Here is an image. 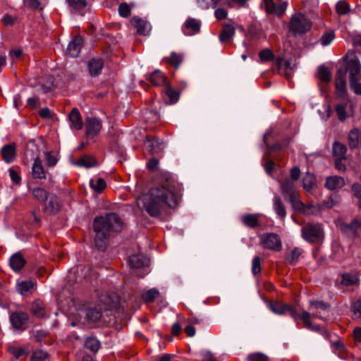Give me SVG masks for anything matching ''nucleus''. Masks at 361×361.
I'll use <instances>...</instances> for the list:
<instances>
[{
  "instance_id": "e2e57ef3",
  "label": "nucleus",
  "mask_w": 361,
  "mask_h": 361,
  "mask_svg": "<svg viewBox=\"0 0 361 361\" xmlns=\"http://www.w3.org/2000/svg\"><path fill=\"white\" fill-rule=\"evenodd\" d=\"M47 355V352L44 350H36L32 353L31 361H45Z\"/></svg>"
},
{
  "instance_id": "f257e3e1",
  "label": "nucleus",
  "mask_w": 361,
  "mask_h": 361,
  "mask_svg": "<svg viewBox=\"0 0 361 361\" xmlns=\"http://www.w3.org/2000/svg\"><path fill=\"white\" fill-rule=\"evenodd\" d=\"M179 197L174 185L166 183L152 188L147 194L137 200V205L145 209L151 216H159L166 207H175Z\"/></svg>"
},
{
  "instance_id": "f03ea898",
  "label": "nucleus",
  "mask_w": 361,
  "mask_h": 361,
  "mask_svg": "<svg viewBox=\"0 0 361 361\" xmlns=\"http://www.w3.org/2000/svg\"><path fill=\"white\" fill-rule=\"evenodd\" d=\"M119 227H121L120 219L115 213H109L104 216H98L94 219V244L99 250L102 251L106 248L110 232L117 230Z\"/></svg>"
},
{
  "instance_id": "864d4df0",
  "label": "nucleus",
  "mask_w": 361,
  "mask_h": 361,
  "mask_svg": "<svg viewBox=\"0 0 361 361\" xmlns=\"http://www.w3.org/2000/svg\"><path fill=\"white\" fill-rule=\"evenodd\" d=\"M134 6V4H128L126 2L121 3L118 6L119 15L124 18L129 16L130 14V10Z\"/></svg>"
},
{
  "instance_id": "052dcab7",
  "label": "nucleus",
  "mask_w": 361,
  "mask_h": 361,
  "mask_svg": "<svg viewBox=\"0 0 361 361\" xmlns=\"http://www.w3.org/2000/svg\"><path fill=\"white\" fill-rule=\"evenodd\" d=\"M44 156L47 161V165L49 167L55 166L58 162V158L56 155L50 152H45Z\"/></svg>"
},
{
  "instance_id": "4c0bfd02",
  "label": "nucleus",
  "mask_w": 361,
  "mask_h": 361,
  "mask_svg": "<svg viewBox=\"0 0 361 361\" xmlns=\"http://www.w3.org/2000/svg\"><path fill=\"white\" fill-rule=\"evenodd\" d=\"M30 191L32 192L34 197L40 202H44L50 194L46 190L39 187L30 189Z\"/></svg>"
},
{
  "instance_id": "ddd939ff",
  "label": "nucleus",
  "mask_w": 361,
  "mask_h": 361,
  "mask_svg": "<svg viewBox=\"0 0 361 361\" xmlns=\"http://www.w3.org/2000/svg\"><path fill=\"white\" fill-rule=\"evenodd\" d=\"M341 229L348 235L358 237L361 230V222L358 219H353L350 224L342 225Z\"/></svg>"
},
{
  "instance_id": "37998d69",
  "label": "nucleus",
  "mask_w": 361,
  "mask_h": 361,
  "mask_svg": "<svg viewBox=\"0 0 361 361\" xmlns=\"http://www.w3.org/2000/svg\"><path fill=\"white\" fill-rule=\"evenodd\" d=\"M31 311L37 317H43L45 315L44 305L40 301H35L32 304Z\"/></svg>"
},
{
  "instance_id": "dca6fc26",
  "label": "nucleus",
  "mask_w": 361,
  "mask_h": 361,
  "mask_svg": "<svg viewBox=\"0 0 361 361\" xmlns=\"http://www.w3.org/2000/svg\"><path fill=\"white\" fill-rule=\"evenodd\" d=\"M345 185V180L338 176H333L326 178L325 187L329 190L341 189Z\"/></svg>"
},
{
  "instance_id": "2f4dec72",
  "label": "nucleus",
  "mask_w": 361,
  "mask_h": 361,
  "mask_svg": "<svg viewBox=\"0 0 361 361\" xmlns=\"http://www.w3.org/2000/svg\"><path fill=\"white\" fill-rule=\"evenodd\" d=\"M259 214H246L242 216L241 219L243 224L250 228H256L259 226Z\"/></svg>"
},
{
  "instance_id": "473e14b6",
  "label": "nucleus",
  "mask_w": 361,
  "mask_h": 361,
  "mask_svg": "<svg viewBox=\"0 0 361 361\" xmlns=\"http://www.w3.org/2000/svg\"><path fill=\"white\" fill-rule=\"evenodd\" d=\"M291 203L293 209L299 213H302L305 204L300 200L298 193L291 195V197L287 198Z\"/></svg>"
},
{
  "instance_id": "a19ab883",
  "label": "nucleus",
  "mask_w": 361,
  "mask_h": 361,
  "mask_svg": "<svg viewBox=\"0 0 361 361\" xmlns=\"http://www.w3.org/2000/svg\"><path fill=\"white\" fill-rule=\"evenodd\" d=\"M159 291L158 289L153 288L147 290L142 296L145 302H152L156 298L159 296Z\"/></svg>"
},
{
  "instance_id": "9b49d317",
  "label": "nucleus",
  "mask_w": 361,
  "mask_h": 361,
  "mask_svg": "<svg viewBox=\"0 0 361 361\" xmlns=\"http://www.w3.org/2000/svg\"><path fill=\"white\" fill-rule=\"evenodd\" d=\"M129 266L133 269L145 268L149 264V259L143 255H134L128 260Z\"/></svg>"
},
{
  "instance_id": "423d86ee",
  "label": "nucleus",
  "mask_w": 361,
  "mask_h": 361,
  "mask_svg": "<svg viewBox=\"0 0 361 361\" xmlns=\"http://www.w3.org/2000/svg\"><path fill=\"white\" fill-rule=\"evenodd\" d=\"M62 207L61 199L54 194L50 193L45 200L44 212L47 214L53 215L57 214Z\"/></svg>"
},
{
  "instance_id": "2eb2a0df",
  "label": "nucleus",
  "mask_w": 361,
  "mask_h": 361,
  "mask_svg": "<svg viewBox=\"0 0 361 361\" xmlns=\"http://www.w3.org/2000/svg\"><path fill=\"white\" fill-rule=\"evenodd\" d=\"M12 326L17 329H20L28 320V315L23 312H13L10 316Z\"/></svg>"
},
{
  "instance_id": "6ab92c4d",
  "label": "nucleus",
  "mask_w": 361,
  "mask_h": 361,
  "mask_svg": "<svg viewBox=\"0 0 361 361\" xmlns=\"http://www.w3.org/2000/svg\"><path fill=\"white\" fill-rule=\"evenodd\" d=\"M212 2L213 8L218 4L228 8H241L245 6L247 0H210Z\"/></svg>"
},
{
  "instance_id": "774afa93",
  "label": "nucleus",
  "mask_w": 361,
  "mask_h": 361,
  "mask_svg": "<svg viewBox=\"0 0 361 361\" xmlns=\"http://www.w3.org/2000/svg\"><path fill=\"white\" fill-rule=\"evenodd\" d=\"M302 251L300 248L295 247L294 248L290 255V262L291 264H295L300 257Z\"/></svg>"
},
{
  "instance_id": "69168bd1",
  "label": "nucleus",
  "mask_w": 361,
  "mask_h": 361,
  "mask_svg": "<svg viewBox=\"0 0 361 361\" xmlns=\"http://www.w3.org/2000/svg\"><path fill=\"white\" fill-rule=\"evenodd\" d=\"M165 93L168 96L169 101L171 104L176 103L178 101V94L171 87H167L166 88Z\"/></svg>"
},
{
  "instance_id": "0e129e2a",
  "label": "nucleus",
  "mask_w": 361,
  "mask_h": 361,
  "mask_svg": "<svg viewBox=\"0 0 361 361\" xmlns=\"http://www.w3.org/2000/svg\"><path fill=\"white\" fill-rule=\"evenodd\" d=\"M214 16L217 20H226L228 16V11L224 8L219 7L214 11Z\"/></svg>"
},
{
  "instance_id": "de8ad7c7",
  "label": "nucleus",
  "mask_w": 361,
  "mask_h": 361,
  "mask_svg": "<svg viewBox=\"0 0 361 361\" xmlns=\"http://www.w3.org/2000/svg\"><path fill=\"white\" fill-rule=\"evenodd\" d=\"M322 212V207L318 204H308L305 205L304 210L302 214L305 215H314L317 216L319 214Z\"/></svg>"
},
{
  "instance_id": "f8f14e48",
  "label": "nucleus",
  "mask_w": 361,
  "mask_h": 361,
  "mask_svg": "<svg viewBox=\"0 0 361 361\" xmlns=\"http://www.w3.org/2000/svg\"><path fill=\"white\" fill-rule=\"evenodd\" d=\"M83 40L80 36L75 37L68 45L66 53L71 57L79 56L82 46Z\"/></svg>"
},
{
  "instance_id": "58836bf2",
  "label": "nucleus",
  "mask_w": 361,
  "mask_h": 361,
  "mask_svg": "<svg viewBox=\"0 0 361 361\" xmlns=\"http://www.w3.org/2000/svg\"><path fill=\"white\" fill-rule=\"evenodd\" d=\"M96 164L97 161L94 159L87 155L81 157L75 162V165L85 168L93 167L96 166Z\"/></svg>"
},
{
  "instance_id": "c85d7f7f",
  "label": "nucleus",
  "mask_w": 361,
  "mask_h": 361,
  "mask_svg": "<svg viewBox=\"0 0 361 361\" xmlns=\"http://www.w3.org/2000/svg\"><path fill=\"white\" fill-rule=\"evenodd\" d=\"M336 88L337 96L345 99L346 97V82L344 75L337 76L336 79Z\"/></svg>"
},
{
  "instance_id": "6e6d98bb",
  "label": "nucleus",
  "mask_w": 361,
  "mask_h": 361,
  "mask_svg": "<svg viewBox=\"0 0 361 361\" xmlns=\"http://www.w3.org/2000/svg\"><path fill=\"white\" fill-rule=\"evenodd\" d=\"M8 172L12 182L16 184H20L21 182L20 169L18 167H11L9 169Z\"/></svg>"
},
{
  "instance_id": "ea45409f",
  "label": "nucleus",
  "mask_w": 361,
  "mask_h": 361,
  "mask_svg": "<svg viewBox=\"0 0 361 361\" xmlns=\"http://www.w3.org/2000/svg\"><path fill=\"white\" fill-rule=\"evenodd\" d=\"M182 30L185 35L191 36L195 35L200 30V24H183Z\"/></svg>"
},
{
  "instance_id": "bf43d9fd",
  "label": "nucleus",
  "mask_w": 361,
  "mask_h": 361,
  "mask_svg": "<svg viewBox=\"0 0 361 361\" xmlns=\"http://www.w3.org/2000/svg\"><path fill=\"white\" fill-rule=\"evenodd\" d=\"M262 271L261 259L255 256L252 262V272L254 275L259 274Z\"/></svg>"
},
{
  "instance_id": "b1692460",
  "label": "nucleus",
  "mask_w": 361,
  "mask_h": 361,
  "mask_svg": "<svg viewBox=\"0 0 361 361\" xmlns=\"http://www.w3.org/2000/svg\"><path fill=\"white\" fill-rule=\"evenodd\" d=\"M104 66V62L101 59H92L88 63V69L92 76H97L100 74Z\"/></svg>"
},
{
  "instance_id": "a878e982",
  "label": "nucleus",
  "mask_w": 361,
  "mask_h": 361,
  "mask_svg": "<svg viewBox=\"0 0 361 361\" xmlns=\"http://www.w3.org/2000/svg\"><path fill=\"white\" fill-rule=\"evenodd\" d=\"M35 283L31 281H22L16 283V290L22 295H27L35 287Z\"/></svg>"
},
{
  "instance_id": "5fc2aeb1",
  "label": "nucleus",
  "mask_w": 361,
  "mask_h": 361,
  "mask_svg": "<svg viewBox=\"0 0 361 361\" xmlns=\"http://www.w3.org/2000/svg\"><path fill=\"white\" fill-rule=\"evenodd\" d=\"M335 39V32L334 30L326 32L320 38L321 44L323 46H328Z\"/></svg>"
},
{
  "instance_id": "39448f33",
  "label": "nucleus",
  "mask_w": 361,
  "mask_h": 361,
  "mask_svg": "<svg viewBox=\"0 0 361 361\" xmlns=\"http://www.w3.org/2000/svg\"><path fill=\"white\" fill-rule=\"evenodd\" d=\"M102 121L95 117L87 116L85 118L86 136L89 138L95 137L102 130Z\"/></svg>"
},
{
  "instance_id": "4be33fe9",
  "label": "nucleus",
  "mask_w": 361,
  "mask_h": 361,
  "mask_svg": "<svg viewBox=\"0 0 361 361\" xmlns=\"http://www.w3.org/2000/svg\"><path fill=\"white\" fill-rule=\"evenodd\" d=\"M1 154L4 161L11 163L16 158V145L15 144H9L5 145L1 149Z\"/></svg>"
},
{
  "instance_id": "412c9836",
  "label": "nucleus",
  "mask_w": 361,
  "mask_h": 361,
  "mask_svg": "<svg viewBox=\"0 0 361 361\" xmlns=\"http://www.w3.org/2000/svg\"><path fill=\"white\" fill-rule=\"evenodd\" d=\"M68 120L71 123V128L75 130H80L83 126L82 116L76 108H73L68 115Z\"/></svg>"
},
{
  "instance_id": "13d9d810",
  "label": "nucleus",
  "mask_w": 361,
  "mask_h": 361,
  "mask_svg": "<svg viewBox=\"0 0 361 361\" xmlns=\"http://www.w3.org/2000/svg\"><path fill=\"white\" fill-rule=\"evenodd\" d=\"M259 57L262 62L270 61L274 59V54L269 49H265L259 53Z\"/></svg>"
},
{
  "instance_id": "e433bc0d",
  "label": "nucleus",
  "mask_w": 361,
  "mask_h": 361,
  "mask_svg": "<svg viewBox=\"0 0 361 361\" xmlns=\"http://www.w3.org/2000/svg\"><path fill=\"white\" fill-rule=\"evenodd\" d=\"M347 148L345 145L339 142H334L333 144V154L334 157L341 159H345Z\"/></svg>"
},
{
  "instance_id": "6e6552de",
  "label": "nucleus",
  "mask_w": 361,
  "mask_h": 361,
  "mask_svg": "<svg viewBox=\"0 0 361 361\" xmlns=\"http://www.w3.org/2000/svg\"><path fill=\"white\" fill-rule=\"evenodd\" d=\"M335 110L337 114L338 120L341 122L345 121L348 118L351 117L353 115V105L350 104L348 102H344L343 104H338L336 106Z\"/></svg>"
},
{
  "instance_id": "8fccbe9b",
  "label": "nucleus",
  "mask_w": 361,
  "mask_h": 361,
  "mask_svg": "<svg viewBox=\"0 0 361 361\" xmlns=\"http://www.w3.org/2000/svg\"><path fill=\"white\" fill-rule=\"evenodd\" d=\"M165 60H166L170 64L175 66L176 68H178L182 63L183 56L180 54L172 52L171 56L168 58H166Z\"/></svg>"
},
{
  "instance_id": "a211bd4d",
  "label": "nucleus",
  "mask_w": 361,
  "mask_h": 361,
  "mask_svg": "<svg viewBox=\"0 0 361 361\" xmlns=\"http://www.w3.org/2000/svg\"><path fill=\"white\" fill-rule=\"evenodd\" d=\"M26 261L20 252H16L11 255L9 264L11 269L18 272L25 266Z\"/></svg>"
},
{
  "instance_id": "5701e85b",
  "label": "nucleus",
  "mask_w": 361,
  "mask_h": 361,
  "mask_svg": "<svg viewBox=\"0 0 361 361\" xmlns=\"http://www.w3.org/2000/svg\"><path fill=\"white\" fill-rule=\"evenodd\" d=\"M358 282V275L356 271L345 273L341 276V284L344 286L348 287L353 286H357Z\"/></svg>"
},
{
  "instance_id": "f704fd0d",
  "label": "nucleus",
  "mask_w": 361,
  "mask_h": 361,
  "mask_svg": "<svg viewBox=\"0 0 361 361\" xmlns=\"http://www.w3.org/2000/svg\"><path fill=\"white\" fill-rule=\"evenodd\" d=\"M85 315L88 323H94L101 318L102 313L97 308L91 307L85 311Z\"/></svg>"
},
{
  "instance_id": "4d7b16f0",
  "label": "nucleus",
  "mask_w": 361,
  "mask_h": 361,
  "mask_svg": "<svg viewBox=\"0 0 361 361\" xmlns=\"http://www.w3.org/2000/svg\"><path fill=\"white\" fill-rule=\"evenodd\" d=\"M8 351L11 353L16 359H18L27 353L26 349L23 347L9 346L8 348Z\"/></svg>"
},
{
  "instance_id": "7ed1b4c3",
  "label": "nucleus",
  "mask_w": 361,
  "mask_h": 361,
  "mask_svg": "<svg viewBox=\"0 0 361 361\" xmlns=\"http://www.w3.org/2000/svg\"><path fill=\"white\" fill-rule=\"evenodd\" d=\"M302 238L309 243H317L324 238V231L319 224L309 223L301 230Z\"/></svg>"
},
{
  "instance_id": "338daca9",
  "label": "nucleus",
  "mask_w": 361,
  "mask_h": 361,
  "mask_svg": "<svg viewBox=\"0 0 361 361\" xmlns=\"http://www.w3.org/2000/svg\"><path fill=\"white\" fill-rule=\"evenodd\" d=\"M351 310L355 317L361 319V300L354 302L352 304Z\"/></svg>"
},
{
  "instance_id": "20e7f679",
  "label": "nucleus",
  "mask_w": 361,
  "mask_h": 361,
  "mask_svg": "<svg viewBox=\"0 0 361 361\" xmlns=\"http://www.w3.org/2000/svg\"><path fill=\"white\" fill-rule=\"evenodd\" d=\"M262 247L266 249L279 251L282 248V243L279 235L269 233L261 237Z\"/></svg>"
},
{
  "instance_id": "4468645a",
  "label": "nucleus",
  "mask_w": 361,
  "mask_h": 361,
  "mask_svg": "<svg viewBox=\"0 0 361 361\" xmlns=\"http://www.w3.org/2000/svg\"><path fill=\"white\" fill-rule=\"evenodd\" d=\"M145 146L146 149L152 154H158L164 149V143L159 142L156 138L147 137L145 141Z\"/></svg>"
},
{
  "instance_id": "0eeeda50",
  "label": "nucleus",
  "mask_w": 361,
  "mask_h": 361,
  "mask_svg": "<svg viewBox=\"0 0 361 361\" xmlns=\"http://www.w3.org/2000/svg\"><path fill=\"white\" fill-rule=\"evenodd\" d=\"M265 4L266 12L269 14H275L281 16L284 13L287 8L286 2H280L276 4L273 0H263Z\"/></svg>"
},
{
  "instance_id": "a18cd8bd",
  "label": "nucleus",
  "mask_w": 361,
  "mask_h": 361,
  "mask_svg": "<svg viewBox=\"0 0 361 361\" xmlns=\"http://www.w3.org/2000/svg\"><path fill=\"white\" fill-rule=\"evenodd\" d=\"M91 188L96 192H100L106 188V182L102 178H97L90 180Z\"/></svg>"
},
{
  "instance_id": "680f3d73",
  "label": "nucleus",
  "mask_w": 361,
  "mask_h": 361,
  "mask_svg": "<svg viewBox=\"0 0 361 361\" xmlns=\"http://www.w3.org/2000/svg\"><path fill=\"white\" fill-rule=\"evenodd\" d=\"M134 25L137 33L142 35H147L152 29L149 24H134Z\"/></svg>"
},
{
  "instance_id": "bb28decb",
  "label": "nucleus",
  "mask_w": 361,
  "mask_h": 361,
  "mask_svg": "<svg viewBox=\"0 0 361 361\" xmlns=\"http://www.w3.org/2000/svg\"><path fill=\"white\" fill-rule=\"evenodd\" d=\"M68 6L83 15L89 9L87 0H66Z\"/></svg>"
},
{
  "instance_id": "f3484780",
  "label": "nucleus",
  "mask_w": 361,
  "mask_h": 361,
  "mask_svg": "<svg viewBox=\"0 0 361 361\" xmlns=\"http://www.w3.org/2000/svg\"><path fill=\"white\" fill-rule=\"evenodd\" d=\"M280 185L281 189L282 195L285 199L291 197V195H295L297 191L295 190L294 181L288 178L280 181Z\"/></svg>"
},
{
  "instance_id": "c756f323",
  "label": "nucleus",
  "mask_w": 361,
  "mask_h": 361,
  "mask_svg": "<svg viewBox=\"0 0 361 361\" xmlns=\"http://www.w3.org/2000/svg\"><path fill=\"white\" fill-rule=\"evenodd\" d=\"M311 28V24H290L289 32L294 36H300Z\"/></svg>"
},
{
  "instance_id": "c9c22d12",
  "label": "nucleus",
  "mask_w": 361,
  "mask_h": 361,
  "mask_svg": "<svg viewBox=\"0 0 361 361\" xmlns=\"http://www.w3.org/2000/svg\"><path fill=\"white\" fill-rule=\"evenodd\" d=\"M360 142V132L358 129H353L348 135V143L350 147L356 148Z\"/></svg>"
},
{
  "instance_id": "3c124183",
  "label": "nucleus",
  "mask_w": 361,
  "mask_h": 361,
  "mask_svg": "<svg viewBox=\"0 0 361 361\" xmlns=\"http://www.w3.org/2000/svg\"><path fill=\"white\" fill-rule=\"evenodd\" d=\"M336 10L338 15H345L349 13L350 6L345 1H339L336 5Z\"/></svg>"
},
{
  "instance_id": "393cba45",
  "label": "nucleus",
  "mask_w": 361,
  "mask_h": 361,
  "mask_svg": "<svg viewBox=\"0 0 361 361\" xmlns=\"http://www.w3.org/2000/svg\"><path fill=\"white\" fill-rule=\"evenodd\" d=\"M149 81L156 86H164L168 85L167 78L160 71H154L149 76Z\"/></svg>"
},
{
  "instance_id": "72a5a7b5",
  "label": "nucleus",
  "mask_w": 361,
  "mask_h": 361,
  "mask_svg": "<svg viewBox=\"0 0 361 361\" xmlns=\"http://www.w3.org/2000/svg\"><path fill=\"white\" fill-rule=\"evenodd\" d=\"M298 318L300 319L304 322L305 327L307 329H310V330H315V331L319 330L318 326H314L312 325V324L311 322V315L309 312H307L306 311H303L300 314H298L296 313V317L294 319H296Z\"/></svg>"
},
{
  "instance_id": "aec40b11",
  "label": "nucleus",
  "mask_w": 361,
  "mask_h": 361,
  "mask_svg": "<svg viewBox=\"0 0 361 361\" xmlns=\"http://www.w3.org/2000/svg\"><path fill=\"white\" fill-rule=\"evenodd\" d=\"M47 173L42 166V160L39 157H36L32 167V176L35 178L45 179Z\"/></svg>"
},
{
  "instance_id": "79ce46f5",
  "label": "nucleus",
  "mask_w": 361,
  "mask_h": 361,
  "mask_svg": "<svg viewBox=\"0 0 361 361\" xmlns=\"http://www.w3.org/2000/svg\"><path fill=\"white\" fill-rule=\"evenodd\" d=\"M317 76L320 80L324 82H329L331 78L330 71L324 66H320L318 68Z\"/></svg>"
},
{
  "instance_id": "7c9ffc66",
  "label": "nucleus",
  "mask_w": 361,
  "mask_h": 361,
  "mask_svg": "<svg viewBox=\"0 0 361 361\" xmlns=\"http://www.w3.org/2000/svg\"><path fill=\"white\" fill-rule=\"evenodd\" d=\"M235 27L233 24H225L219 35V39L221 42H224L230 39L235 33Z\"/></svg>"
},
{
  "instance_id": "c03bdc74",
  "label": "nucleus",
  "mask_w": 361,
  "mask_h": 361,
  "mask_svg": "<svg viewBox=\"0 0 361 361\" xmlns=\"http://www.w3.org/2000/svg\"><path fill=\"white\" fill-rule=\"evenodd\" d=\"M315 177L312 173H307L302 178V185L305 190L310 191L315 185Z\"/></svg>"
},
{
  "instance_id": "1a4fd4ad",
  "label": "nucleus",
  "mask_w": 361,
  "mask_h": 361,
  "mask_svg": "<svg viewBox=\"0 0 361 361\" xmlns=\"http://www.w3.org/2000/svg\"><path fill=\"white\" fill-rule=\"evenodd\" d=\"M350 82L359 80L361 78V64L356 59H350L348 62Z\"/></svg>"
},
{
  "instance_id": "9d476101",
  "label": "nucleus",
  "mask_w": 361,
  "mask_h": 361,
  "mask_svg": "<svg viewBox=\"0 0 361 361\" xmlns=\"http://www.w3.org/2000/svg\"><path fill=\"white\" fill-rule=\"evenodd\" d=\"M269 307V309L271 310V311L276 314H283L287 311H288V312H290V316L293 318L296 317V312L295 310V308L293 306H290L288 305H284L279 302H275L270 303Z\"/></svg>"
},
{
  "instance_id": "49530a36",
  "label": "nucleus",
  "mask_w": 361,
  "mask_h": 361,
  "mask_svg": "<svg viewBox=\"0 0 361 361\" xmlns=\"http://www.w3.org/2000/svg\"><path fill=\"white\" fill-rule=\"evenodd\" d=\"M276 63L280 71H284L286 75H290L292 70L290 63L282 58H277Z\"/></svg>"
},
{
  "instance_id": "cd10ccee",
  "label": "nucleus",
  "mask_w": 361,
  "mask_h": 361,
  "mask_svg": "<svg viewBox=\"0 0 361 361\" xmlns=\"http://www.w3.org/2000/svg\"><path fill=\"white\" fill-rule=\"evenodd\" d=\"M273 209L281 219H285L286 216V211L284 204L279 196H274L273 199Z\"/></svg>"
},
{
  "instance_id": "09e8293b",
  "label": "nucleus",
  "mask_w": 361,
  "mask_h": 361,
  "mask_svg": "<svg viewBox=\"0 0 361 361\" xmlns=\"http://www.w3.org/2000/svg\"><path fill=\"white\" fill-rule=\"evenodd\" d=\"M85 346L93 353H97L100 348V342L95 338H88L86 339Z\"/></svg>"
},
{
  "instance_id": "603ef678",
  "label": "nucleus",
  "mask_w": 361,
  "mask_h": 361,
  "mask_svg": "<svg viewBox=\"0 0 361 361\" xmlns=\"http://www.w3.org/2000/svg\"><path fill=\"white\" fill-rule=\"evenodd\" d=\"M312 19L308 18L302 12H296L290 18V23H310Z\"/></svg>"
}]
</instances>
